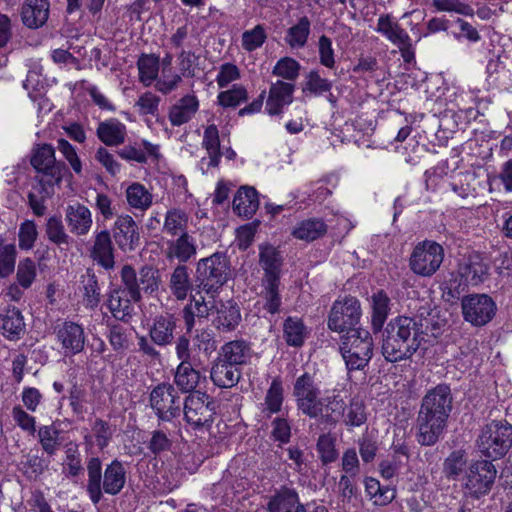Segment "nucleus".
Wrapping results in <instances>:
<instances>
[{
    "instance_id": "f704fd0d",
    "label": "nucleus",
    "mask_w": 512,
    "mask_h": 512,
    "mask_svg": "<svg viewBox=\"0 0 512 512\" xmlns=\"http://www.w3.org/2000/svg\"><path fill=\"white\" fill-rule=\"evenodd\" d=\"M64 453L62 474L67 479L76 481L84 474V466L78 444L75 442L67 443Z\"/></svg>"
},
{
    "instance_id": "338daca9",
    "label": "nucleus",
    "mask_w": 512,
    "mask_h": 512,
    "mask_svg": "<svg viewBox=\"0 0 512 512\" xmlns=\"http://www.w3.org/2000/svg\"><path fill=\"white\" fill-rule=\"evenodd\" d=\"M140 275L142 285L140 286L141 294L152 295L159 289L160 275L156 268L150 265L142 266L140 268Z\"/></svg>"
},
{
    "instance_id": "2eb2a0df",
    "label": "nucleus",
    "mask_w": 512,
    "mask_h": 512,
    "mask_svg": "<svg viewBox=\"0 0 512 512\" xmlns=\"http://www.w3.org/2000/svg\"><path fill=\"white\" fill-rule=\"evenodd\" d=\"M203 363L201 360L179 363L174 373V384L181 393H196L197 387L206 381V375L202 374Z\"/></svg>"
},
{
    "instance_id": "9b49d317",
    "label": "nucleus",
    "mask_w": 512,
    "mask_h": 512,
    "mask_svg": "<svg viewBox=\"0 0 512 512\" xmlns=\"http://www.w3.org/2000/svg\"><path fill=\"white\" fill-rule=\"evenodd\" d=\"M497 306L491 296L473 293L461 298L463 319L474 327L487 325L495 316Z\"/></svg>"
},
{
    "instance_id": "5701e85b",
    "label": "nucleus",
    "mask_w": 512,
    "mask_h": 512,
    "mask_svg": "<svg viewBox=\"0 0 512 512\" xmlns=\"http://www.w3.org/2000/svg\"><path fill=\"white\" fill-rule=\"evenodd\" d=\"M48 0H25L21 7V20L30 29L42 27L49 18Z\"/></svg>"
},
{
    "instance_id": "c03bdc74",
    "label": "nucleus",
    "mask_w": 512,
    "mask_h": 512,
    "mask_svg": "<svg viewBox=\"0 0 512 512\" xmlns=\"http://www.w3.org/2000/svg\"><path fill=\"white\" fill-rule=\"evenodd\" d=\"M189 216L183 209L172 208L166 212L162 231L172 237L188 233Z\"/></svg>"
},
{
    "instance_id": "4be33fe9",
    "label": "nucleus",
    "mask_w": 512,
    "mask_h": 512,
    "mask_svg": "<svg viewBox=\"0 0 512 512\" xmlns=\"http://www.w3.org/2000/svg\"><path fill=\"white\" fill-rule=\"evenodd\" d=\"M295 85L290 82L278 80L273 83L269 89V95L266 101V110L270 115H279L283 112V107L293 101Z\"/></svg>"
},
{
    "instance_id": "69168bd1",
    "label": "nucleus",
    "mask_w": 512,
    "mask_h": 512,
    "mask_svg": "<svg viewBox=\"0 0 512 512\" xmlns=\"http://www.w3.org/2000/svg\"><path fill=\"white\" fill-rule=\"evenodd\" d=\"M267 39L266 30L263 25H256L251 30H246L242 34V47L248 52L260 48Z\"/></svg>"
},
{
    "instance_id": "c85d7f7f",
    "label": "nucleus",
    "mask_w": 512,
    "mask_h": 512,
    "mask_svg": "<svg viewBox=\"0 0 512 512\" xmlns=\"http://www.w3.org/2000/svg\"><path fill=\"white\" fill-rule=\"evenodd\" d=\"M199 108L195 95L187 94L180 98L169 110V120L173 126H181L189 122Z\"/></svg>"
},
{
    "instance_id": "a19ab883",
    "label": "nucleus",
    "mask_w": 512,
    "mask_h": 512,
    "mask_svg": "<svg viewBox=\"0 0 512 512\" xmlns=\"http://www.w3.org/2000/svg\"><path fill=\"white\" fill-rule=\"evenodd\" d=\"M83 290V301L86 308L95 309L101 301L100 286L98 278L93 269H86L80 280Z\"/></svg>"
},
{
    "instance_id": "412c9836",
    "label": "nucleus",
    "mask_w": 512,
    "mask_h": 512,
    "mask_svg": "<svg viewBox=\"0 0 512 512\" xmlns=\"http://www.w3.org/2000/svg\"><path fill=\"white\" fill-rule=\"evenodd\" d=\"M489 269L484 258L479 253L473 252L463 258L459 264L458 274L466 283L477 286L488 277Z\"/></svg>"
},
{
    "instance_id": "4c0bfd02",
    "label": "nucleus",
    "mask_w": 512,
    "mask_h": 512,
    "mask_svg": "<svg viewBox=\"0 0 512 512\" xmlns=\"http://www.w3.org/2000/svg\"><path fill=\"white\" fill-rule=\"evenodd\" d=\"M376 31L381 33L396 46L404 44L410 38L408 33L398 22L393 21V17L390 14H382L379 16Z\"/></svg>"
},
{
    "instance_id": "bb28decb",
    "label": "nucleus",
    "mask_w": 512,
    "mask_h": 512,
    "mask_svg": "<svg viewBox=\"0 0 512 512\" xmlns=\"http://www.w3.org/2000/svg\"><path fill=\"white\" fill-rule=\"evenodd\" d=\"M241 377V369L233 364L217 358L210 371L212 382L220 388L235 386Z\"/></svg>"
},
{
    "instance_id": "de8ad7c7",
    "label": "nucleus",
    "mask_w": 512,
    "mask_h": 512,
    "mask_svg": "<svg viewBox=\"0 0 512 512\" xmlns=\"http://www.w3.org/2000/svg\"><path fill=\"white\" fill-rule=\"evenodd\" d=\"M284 402V387L280 377H275L271 381L264 398L263 412L267 416L277 414L281 411Z\"/></svg>"
},
{
    "instance_id": "f3484780",
    "label": "nucleus",
    "mask_w": 512,
    "mask_h": 512,
    "mask_svg": "<svg viewBox=\"0 0 512 512\" xmlns=\"http://www.w3.org/2000/svg\"><path fill=\"white\" fill-rule=\"evenodd\" d=\"M56 338L60 342L65 355H76L84 350L86 336L82 325L73 321H65L56 330Z\"/></svg>"
},
{
    "instance_id": "774afa93",
    "label": "nucleus",
    "mask_w": 512,
    "mask_h": 512,
    "mask_svg": "<svg viewBox=\"0 0 512 512\" xmlns=\"http://www.w3.org/2000/svg\"><path fill=\"white\" fill-rule=\"evenodd\" d=\"M92 431L95 437L96 446L100 450L108 447L114 434V428L107 422L97 418L92 424Z\"/></svg>"
},
{
    "instance_id": "473e14b6",
    "label": "nucleus",
    "mask_w": 512,
    "mask_h": 512,
    "mask_svg": "<svg viewBox=\"0 0 512 512\" xmlns=\"http://www.w3.org/2000/svg\"><path fill=\"white\" fill-rule=\"evenodd\" d=\"M196 253L197 247L194 238L188 233H183L177 239L167 242V258H176L181 264L188 262Z\"/></svg>"
},
{
    "instance_id": "393cba45",
    "label": "nucleus",
    "mask_w": 512,
    "mask_h": 512,
    "mask_svg": "<svg viewBox=\"0 0 512 512\" xmlns=\"http://www.w3.org/2000/svg\"><path fill=\"white\" fill-rule=\"evenodd\" d=\"M65 220L70 232L76 236L86 235L93 224L91 211L78 202L67 206Z\"/></svg>"
},
{
    "instance_id": "f03ea898",
    "label": "nucleus",
    "mask_w": 512,
    "mask_h": 512,
    "mask_svg": "<svg viewBox=\"0 0 512 512\" xmlns=\"http://www.w3.org/2000/svg\"><path fill=\"white\" fill-rule=\"evenodd\" d=\"M448 385L439 384L424 396L417 417V441L434 445L443 433L448 419Z\"/></svg>"
},
{
    "instance_id": "6e6552de",
    "label": "nucleus",
    "mask_w": 512,
    "mask_h": 512,
    "mask_svg": "<svg viewBox=\"0 0 512 512\" xmlns=\"http://www.w3.org/2000/svg\"><path fill=\"white\" fill-rule=\"evenodd\" d=\"M496 476L497 469L492 461L482 459L472 462L469 464V471L460 485L463 496L480 499L487 495L494 485Z\"/></svg>"
},
{
    "instance_id": "3c124183",
    "label": "nucleus",
    "mask_w": 512,
    "mask_h": 512,
    "mask_svg": "<svg viewBox=\"0 0 512 512\" xmlns=\"http://www.w3.org/2000/svg\"><path fill=\"white\" fill-rule=\"evenodd\" d=\"M367 421L366 406L359 398H352L346 404L341 423L348 427H359Z\"/></svg>"
},
{
    "instance_id": "39448f33",
    "label": "nucleus",
    "mask_w": 512,
    "mask_h": 512,
    "mask_svg": "<svg viewBox=\"0 0 512 512\" xmlns=\"http://www.w3.org/2000/svg\"><path fill=\"white\" fill-rule=\"evenodd\" d=\"M477 444L487 460L502 459L512 448V424L506 420H493L481 430Z\"/></svg>"
},
{
    "instance_id": "13d9d810",
    "label": "nucleus",
    "mask_w": 512,
    "mask_h": 512,
    "mask_svg": "<svg viewBox=\"0 0 512 512\" xmlns=\"http://www.w3.org/2000/svg\"><path fill=\"white\" fill-rule=\"evenodd\" d=\"M140 81L150 85L158 76L159 60L153 54H143L137 62Z\"/></svg>"
},
{
    "instance_id": "864d4df0",
    "label": "nucleus",
    "mask_w": 512,
    "mask_h": 512,
    "mask_svg": "<svg viewBox=\"0 0 512 512\" xmlns=\"http://www.w3.org/2000/svg\"><path fill=\"white\" fill-rule=\"evenodd\" d=\"M203 146L210 158L209 166L216 167L221 158L219 131L216 125L206 127L203 135Z\"/></svg>"
},
{
    "instance_id": "c756f323",
    "label": "nucleus",
    "mask_w": 512,
    "mask_h": 512,
    "mask_svg": "<svg viewBox=\"0 0 512 512\" xmlns=\"http://www.w3.org/2000/svg\"><path fill=\"white\" fill-rule=\"evenodd\" d=\"M169 289L178 301L185 300L192 293L194 284L186 265L179 264L175 267L170 275Z\"/></svg>"
},
{
    "instance_id": "e2e57ef3",
    "label": "nucleus",
    "mask_w": 512,
    "mask_h": 512,
    "mask_svg": "<svg viewBox=\"0 0 512 512\" xmlns=\"http://www.w3.org/2000/svg\"><path fill=\"white\" fill-rule=\"evenodd\" d=\"M248 92L242 85H233L231 89L222 91L218 95V102L222 107L235 108L242 102L247 101Z\"/></svg>"
},
{
    "instance_id": "9d476101",
    "label": "nucleus",
    "mask_w": 512,
    "mask_h": 512,
    "mask_svg": "<svg viewBox=\"0 0 512 512\" xmlns=\"http://www.w3.org/2000/svg\"><path fill=\"white\" fill-rule=\"evenodd\" d=\"M149 404L158 420L169 422L181 414L182 402L178 390L168 382L156 385L149 395Z\"/></svg>"
},
{
    "instance_id": "37998d69",
    "label": "nucleus",
    "mask_w": 512,
    "mask_h": 512,
    "mask_svg": "<svg viewBox=\"0 0 512 512\" xmlns=\"http://www.w3.org/2000/svg\"><path fill=\"white\" fill-rule=\"evenodd\" d=\"M260 264L265 274L264 278H280L282 266L281 253L272 245L260 246Z\"/></svg>"
},
{
    "instance_id": "e433bc0d",
    "label": "nucleus",
    "mask_w": 512,
    "mask_h": 512,
    "mask_svg": "<svg viewBox=\"0 0 512 512\" xmlns=\"http://www.w3.org/2000/svg\"><path fill=\"white\" fill-rule=\"evenodd\" d=\"M50 460L37 453L24 454L19 463V470L29 481H37L49 468Z\"/></svg>"
},
{
    "instance_id": "4468645a",
    "label": "nucleus",
    "mask_w": 512,
    "mask_h": 512,
    "mask_svg": "<svg viewBox=\"0 0 512 512\" xmlns=\"http://www.w3.org/2000/svg\"><path fill=\"white\" fill-rule=\"evenodd\" d=\"M113 239L118 248L126 253L141 245L140 228L130 215H120L112 226Z\"/></svg>"
},
{
    "instance_id": "09e8293b",
    "label": "nucleus",
    "mask_w": 512,
    "mask_h": 512,
    "mask_svg": "<svg viewBox=\"0 0 512 512\" xmlns=\"http://www.w3.org/2000/svg\"><path fill=\"white\" fill-rule=\"evenodd\" d=\"M126 199L130 207L145 211L152 205L153 195L139 182H134L126 189Z\"/></svg>"
},
{
    "instance_id": "cd10ccee",
    "label": "nucleus",
    "mask_w": 512,
    "mask_h": 512,
    "mask_svg": "<svg viewBox=\"0 0 512 512\" xmlns=\"http://www.w3.org/2000/svg\"><path fill=\"white\" fill-rule=\"evenodd\" d=\"M302 504L299 495L294 488L281 486L268 497L266 510L268 512H286L294 509L296 505Z\"/></svg>"
},
{
    "instance_id": "a878e982",
    "label": "nucleus",
    "mask_w": 512,
    "mask_h": 512,
    "mask_svg": "<svg viewBox=\"0 0 512 512\" xmlns=\"http://www.w3.org/2000/svg\"><path fill=\"white\" fill-rule=\"evenodd\" d=\"M96 135L106 146H119L125 142L127 128L118 119L110 118L98 124Z\"/></svg>"
},
{
    "instance_id": "7c9ffc66",
    "label": "nucleus",
    "mask_w": 512,
    "mask_h": 512,
    "mask_svg": "<svg viewBox=\"0 0 512 512\" xmlns=\"http://www.w3.org/2000/svg\"><path fill=\"white\" fill-rule=\"evenodd\" d=\"M344 411H346L345 400L339 393H333L323 397L322 415H319L317 419L327 426L336 427L341 422Z\"/></svg>"
},
{
    "instance_id": "6e6d98bb",
    "label": "nucleus",
    "mask_w": 512,
    "mask_h": 512,
    "mask_svg": "<svg viewBox=\"0 0 512 512\" xmlns=\"http://www.w3.org/2000/svg\"><path fill=\"white\" fill-rule=\"evenodd\" d=\"M450 28H452V34L457 40L465 39L475 43L481 39L474 25L464 18L450 16Z\"/></svg>"
},
{
    "instance_id": "c9c22d12",
    "label": "nucleus",
    "mask_w": 512,
    "mask_h": 512,
    "mask_svg": "<svg viewBox=\"0 0 512 512\" xmlns=\"http://www.w3.org/2000/svg\"><path fill=\"white\" fill-rule=\"evenodd\" d=\"M391 300L384 290H379L371 296V326L374 333L380 332L390 312Z\"/></svg>"
},
{
    "instance_id": "b1692460",
    "label": "nucleus",
    "mask_w": 512,
    "mask_h": 512,
    "mask_svg": "<svg viewBox=\"0 0 512 512\" xmlns=\"http://www.w3.org/2000/svg\"><path fill=\"white\" fill-rule=\"evenodd\" d=\"M0 331L10 341H17L25 334L26 324L18 308L8 306L0 313Z\"/></svg>"
},
{
    "instance_id": "6ab92c4d",
    "label": "nucleus",
    "mask_w": 512,
    "mask_h": 512,
    "mask_svg": "<svg viewBox=\"0 0 512 512\" xmlns=\"http://www.w3.org/2000/svg\"><path fill=\"white\" fill-rule=\"evenodd\" d=\"M201 290L197 289L196 293L191 295L190 302L182 310L187 334L191 333L195 327L196 318H208L210 314H214V304L217 301H206Z\"/></svg>"
},
{
    "instance_id": "49530a36",
    "label": "nucleus",
    "mask_w": 512,
    "mask_h": 512,
    "mask_svg": "<svg viewBox=\"0 0 512 512\" xmlns=\"http://www.w3.org/2000/svg\"><path fill=\"white\" fill-rule=\"evenodd\" d=\"M308 332L304 322L300 318L288 317L283 323V336L289 346L301 347Z\"/></svg>"
},
{
    "instance_id": "a211bd4d",
    "label": "nucleus",
    "mask_w": 512,
    "mask_h": 512,
    "mask_svg": "<svg viewBox=\"0 0 512 512\" xmlns=\"http://www.w3.org/2000/svg\"><path fill=\"white\" fill-rule=\"evenodd\" d=\"M178 318L171 313L157 315L149 327V337L157 346L167 347L175 342Z\"/></svg>"
},
{
    "instance_id": "aec40b11",
    "label": "nucleus",
    "mask_w": 512,
    "mask_h": 512,
    "mask_svg": "<svg viewBox=\"0 0 512 512\" xmlns=\"http://www.w3.org/2000/svg\"><path fill=\"white\" fill-rule=\"evenodd\" d=\"M214 308L215 317L212 323L217 330L231 332L238 327L241 322V312L235 301H217Z\"/></svg>"
},
{
    "instance_id": "f257e3e1",
    "label": "nucleus",
    "mask_w": 512,
    "mask_h": 512,
    "mask_svg": "<svg viewBox=\"0 0 512 512\" xmlns=\"http://www.w3.org/2000/svg\"><path fill=\"white\" fill-rule=\"evenodd\" d=\"M422 320L414 317L397 316L382 328L381 353L387 362L396 363L410 359L419 349L422 334Z\"/></svg>"
},
{
    "instance_id": "58836bf2",
    "label": "nucleus",
    "mask_w": 512,
    "mask_h": 512,
    "mask_svg": "<svg viewBox=\"0 0 512 512\" xmlns=\"http://www.w3.org/2000/svg\"><path fill=\"white\" fill-rule=\"evenodd\" d=\"M326 232L327 225L322 219L310 218L298 223L291 234L296 239L310 242L324 236Z\"/></svg>"
},
{
    "instance_id": "ea45409f",
    "label": "nucleus",
    "mask_w": 512,
    "mask_h": 512,
    "mask_svg": "<svg viewBox=\"0 0 512 512\" xmlns=\"http://www.w3.org/2000/svg\"><path fill=\"white\" fill-rule=\"evenodd\" d=\"M122 283V294L131 297L133 303H139L142 300L141 295V275L131 265H124L120 271Z\"/></svg>"
},
{
    "instance_id": "ddd939ff",
    "label": "nucleus",
    "mask_w": 512,
    "mask_h": 512,
    "mask_svg": "<svg viewBox=\"0 0 512 512\" xmlns=\"http://www.w3.org/2000/svg\"><path fill=\"white\" fill-rule=\"evenodd\" d=\"M31 165L37 171L48 177L44 181L45 185H59L63 176L68 172L66 164L62 161H56L54 147L50 144L39 145L33 150Z\"/></svg>"
},
{
    "instance_id": "680f3d73",
    "label": "nucleus",
    "mask_w": 512,
    "mask_h": 512,
    "mask_svg": "<svg viewBox=\"0 0 512 512\" xmlns=\"http://www.w3.org/2000/svg\"><path fill=\"white\" fill-rule=\"evenodd\" d=\"M301 65L291 57L279 59L272 70V74L288 81H295L300 73Z\"/></svg>"
},
{
    "instance_id": "2f4dec72",
    "label": "nucleus",
    "mask_w": 512,
    "mask_h": 512,
    "mask_svg": "<svg viewBox=\"0 0 512 512\" xmlns=\"http://www.w3.org/2000/svg\"><path fill=\"white\" fill-rule=\"evenodd\" d=\"M218 358L228 362V364L240 367L251 358L250 344L242 339L225 343L220 349Z\"/></svg>"
},
{
    "instance_id": "7ed1b4c3",
    "label": "nucleus",
    "mask_w": 512,
    "mask_h": 512,
    "mask_svg": "<svg viewBox=\"0 0 512 512\" xmlns=\"http://www.w3.org/2000/svg\"><path fill=\"white\" fill-rule=\"evenodd\" d=\"M86 470L85 490L94 505L101 502L104 494L110 496L120 494L126 485L127 471L124 463L117 458L106 464L104 469L102 460L98 456L87 458Z\"/></svg>"
},
{
    "instance_id": "dca6fc26",
    "label": "nucleus",
    "mask_w": 512,
    "mask_h": 512,
    "mask_svg": "<svg viewBox=\"0 0 512 512\" xmlns=\"http://www.w3.org/2000/svg\"><path fill=\"white\" fill-rule=\"evenodd\" d=\"M89 256L96 264L107 271L114 268L115 248L109 230L104 229L95 232L93 244L89 249Z\"/></svg>"
},
{
    "instance_id": "0e129e2a",
    "label": "nucleus",
    "mask_w": 512,
    "mask_h": 512,
    "mask_svg": "<svg viewBox=\"0 0 512 512\" xmlns=\"http://www.w3.org/2000/svg\"><path fill=\"white\" fill-rule=\"evenodd\" d=\"M331 88V81L326 78H322L317 70H312L306 76L303 92H309L312 95L319 96L323 93L330 92Z\"/></svg>"
},
{
    "instance_id": "052dcab7",
    "label": "nucleus",
    "mask_w": 512,
    "mask_h": 512,
    "mask_svg": "<svg viewBox=\"0 0 512 512\" xmlns=\"http://www.w3.org/2000/svg\"><path fill=\"white\" fill-rule=\"evenodd\" d=\"M469 471L465 450L459 449L450 453V479L462 483Z\"/></svg>"
},
{
    "instance_id": "8fccbe9b",
    "label": "nucleus",
    "mask_w": 512,
    "mask_h": 512,
    "mask_svg": "<svg viewBox=\"0 0 512 512\" xmlns=\"http://www.w3.org/2000/svg\"><path fill=\"white\" fill-rule=\"evenodd\" d=\"M310 26L309 18L307 16L301 17L297 24L287 30L286 43L291 48H303L307 44L310 35Z\"/></svg>"
},
{
    "instance_id": "0eeeda50",
    "label": "nucleus",
    "mask_w": 512,
    "mask_h": 512,
    "mask_svg": "<svg viewBox=\"0 0 512 512\" xmlns=\"http://www.w3.org/2000/svg\"><path fill=\"white\" fill-rule=\"evenodd\" d=\"M362 316L360 301L353 296H344L335 300L331 306L327 326L331 331L349 335L363 330L357 327Z\"/></svg>"
},
{
    "instance_id": "20e7f679",
    "label": "nucleus",
    "mask_w": 512,
    "mask_h": 512,
    "mask_svg": "<svg viewBox=\"0 0 512 512\" xmlns=\"http://www.w3.org/2000/svg\"><path fill=\"white\" fill-rule=\"evenodd\" d=\"M230 272L229 257L226 253L217 251L197 262L194 273L195 287L207 294L216 293L228 281Z\"/></svg>"
},
{
    "instance_id": "79ce46f5",
    "label": "nucleus",
    "mask_w": 512,
    "mask_h": 512,
    "mask_svg": "<svg viewBox=\"0 0 512 512\" xmlns=\"http://www.w3.org/2000/svg\"><path fill=\"white\" fill-rule=\"evenodd\" d=\"M120 293H122V288L111 291L108 299V308L116 320L128 323L133 315V300L131 297L123 299Z\"/></svg>"
},
{
    "instance_id": "603ef678",
    "label": "nucleus",
    "mask_w": 512,
    "mask_h": 512,
    "mask_svg": "<svg viewBox=\"0 0 512 512\" xmlns=\"http://www.w3.org/2000/svg\"><path fill=\"white\" fill-rule=\"evenodd\" d=\"M107 338L112 349L117 353H122L130 347V332L124 326L113 322L107 323Z\"/></svg>"
},
{
    "instance_id": "423d86ee",
    "label": "nucleus",
    "mask_w": 512,
    "mask_h": 512,
    "mask_svg": "<svg viewBox=\"0 0 512 512\" xmlns=\"http://www.w3.org/2000/svg\"><path fill=\"white\" fill-rule=\"evenodd\" d=\"M373 338L368 330L355 331L342 339L340 352L349 371L364 370L373 356Z\"/></svg>"
},
{
    "instance_id": "f8f14e48",
    "label": "nucleus",
    "mask_w": 512,
    "mask_h": 512,
    "mask_svg": "<svg viewBox=\"0 0 512 512\" xmlns=\"http://www.w3.org/2000/svg\"><path fill=\"white\" fill-rule=\"evenodd\" d=\"M443 259V247L434 241L425 240L414 247L409 266L417 275L431 276L438 270Z\"/></svg>"
},
{
    "instance_id": "4d7b16f0",
    "label": "nucleus",
    "mask_w": 512,
    "mask_h": 512,
    "mask_svg": "<svg viewBox=\"0 0 512 512\" xmlns=\"http://www.w3.org/2000/svg\"><path fill=\"white\" fill-rule=\"evenodd\" d=\"M39 443L48 456L56 454L61 445L60 431L54 425L41 426L37 432Z\"/></svg>"
},
{
    "instance_id": "72a5a7b5",
    "label": "nucleus",
    "mask_w": 512,
    "mask_h": 512,
    "mask_svg": "<svg viewBox=\"0 0 512 512\" xmlns=\"http://www.w3.org/2000/svg\"><path fill=\"white\" fill-rule=\"evenodd\" d=\"M259 207L258 192L254 187L242 186L233 199V210L240 216L251 218Z\"/></svg>"
},
{
    "instance_id": "bf43d9fd",
    "label": "nucleus",
    "mask_w": 512,
    "mask_h": 512,
    "mask_svg": "<svg viewBox=\"0 0 512 512\" xmlns=\"http://www.w3.org/2000/svg\"><path fill=\"white\" fill-rule=\"evenodd\" d=\"M335 441L330 433L319 436L316 449L323 465L331 464L337 460L338 451L335 448Z\"/></svg>"
},
{
    "instance_id": "a18cd8bd",
    "label": "nucleus",
    "mask_w": 512,
    "mask_h": 512,
    "mask_svg": "<svg viewBox=\"0 0 512 512\" xmlns=\"http://www.w3.org/2000/svg\"><path fill=\"white\" fill-rule=\"evenodd\" d=\"M280 278H263L261 297L264 300L263 308L270 314L280 311L282 304L279 293Z\"/></svg>"
},
{
    "instance_id": "5fc2aeb1",
    "label": "nucleus",
    "mask_w": 512,
    "mask_h": 512,
    "mask_svg": "<svg viewBox=\"0 0 512 512\" xmlns=\"http://www.w3.org/2000/svg\"><path fill=\"white\" fill-rule=\"evenodd\" d=\"M320 395L321 393L314 392L295 398L298 411L311 419H317L322 415L323 398Z\"/></svg>"
},
{
    "instance_id": "1a4fd4ad",
    "label": "nucleus",
    "mask_w": 512,
    "mask_h": 512,
    "mask_svg": "<svg viewBox=\"0 0 512 512\" xmlns=\"http://www.w3.org/2000/svg\"><path fill=\"white\" fill-rule=\"evenodd\" d=\"M184 420L194 429L210 427L216 414V401L206 392L190 393L183 402Z\"/></svg>"
}]
</instances>
